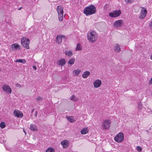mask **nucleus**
<instances>
[{
    "instance_id": "f257e3e1",
    "label": "nucleus",
    "mask_w": 152,
    "mask_h": 152,
    "mask_svg": "<svg viewBox=\"0 0 152 152\" xmlns=\"http://www.w3.org/2000/svg\"><path fill=\"white\" fill-rule=\"evenodd\" d=\"M96 12V7L93 5L86 7L84 10V13L87 16L95 14Z\"/></svg>"
},
{
    "instance_id": "f03ea898",
    "label": "nucleus",
    "mask_w": 152,
    "mask_h": 152,
    "mask_svg": "<svg viewBox=\"0 0 152 152\" xmlns=\"http://www.w3.org/2000/svg\"><path fill=\"white\" fill-rule=\"evenodd\" d=\"M87 38L88 40L91 42H95L97 37V34L94 31L90 32L88 34Z\"/></svg>"
},
{
    "instance_id": "7ed1b4c3",
    "label": "nucleus",
    "mask_w": 152,
    "mask_h": 152,
    "mask_svg": "<svg viewBox=\"0 0 152 152\" xmlns=\"http://www.w3.org/2000/svg\"><path fill=\"white\" fill-rule=\"evenodd\" d=\"M56 10L58 13V19L59 21H62L63 20L64 14L63 8L62 6H58L57 7Z\"/></svg>"
},
{
    "instance_id": "20e7f679",
    "label": "nucleus",
    "mask_w": 152,
    "mask_h": 152,
    "mask_svg": "<svg viewBox=\"0 0 152 152\" xmlns=\"http://www.w3.org/2000/svg\"><path fill=\"white\" fill-rule=\"evenodd\" d=\"M21 43L23 47L26 49L29 48V39L25 37H23L21 39Z\"/></svg>"
},
{
    "instance_id": "39448f33",
    "label": "nucleus",
    "mask_w": 152,
    "mask_h": 152,
    "mask_svg": "<svg viewBox=\"0 0 152 152\" xmlns=\"http://www.w3.org/2000/svg\"><path fill=\"white\" fill-rule=\"evenodd\" d=\"M121 12L120 10H116L110 12L109 13V16L111 18H116L119 16Z\"/></svg>"
},
{
    "instance_id": "423d86ee",
    "label": "nucleus",
    "mask_w": 152,
    "mask_h": 152,
    "mask_svg": "<svg viewBox=\"0 0 152 152\" xmlns=\"http://www.w3.org/2000/svg\"><path fill=\"white\" fill-rule=\"evenodd\" d=\"M124 138L123 134L122 132H120L115 137L114 140L117 142H121L123 140Z\"/></svg>"
},
{
    "instance_id": "0eeeda50",
    "label": "nucleus",
    "mask_w": 152,
    "mask_h": 152,
    "mask_svg": "<svg viewBox=\"0 0 152 152\" xmlns=\"http://www.w3.org/2000/svg\"><path fill=\"white\" fill-rule=\"evenodd\" d=\"M111 122L109 120H105L102 124V126L103 129H108L110 127Z\"/></svg>"
},
{
    "instance_id": "6e6552de",
    "label": "nucleus",
    "mask_w": 152,
    "mask_h": 152,
    "mask_svg": "<svg viewBox=\"0 0 152 152\" xmlns=\"http://www.w3.org/2000/svg\"><path fill=\"white\" fill-rule=\"evenodd\" d=\"M65 36L64 35H58L56 41V43L57 44L61 43L62 40H65Z\"/></svg>"
},
{
    "instance_id": "1a4fd4ad",
    "label": "nucleus",
    "mask_w": 152,
    "mask_h": 152,
    "mask_svg": "<svg viewBox=\"0 0 152 152\" xmlns=\"http://www.w3.org/2000/svg\"><path fill=\"white\" fill-rule=\"evenodd\" d=\"M123 24V21L119 20L115 21L113 24V26L115 28H118L122 26Z\"/></svg>"
},
{
    "instance_id": "9d476101",
    "label": "nucleus",
    "mask_w": 152,
    "mask_h": 152,
    "mask_svg": "<svg viewBox=\"0 0 152 152\" xmlns=\"http://www.w3.org/2000/svg\"><path fill=\"white\" fill-rule=\"evenodd\" d=\"M102 83V81L100 80H95L93 82L94 86L95 88H98L101 86Z\"/></svg>"
},
{
    "instance_id": "9b49d317",
    "label": "nucleus",
    "mask_w": 152,
    "mask_h": 152,
    "mask_svg": "<svg viewBox=\"0 0 152 152\" xmlns=\"http://www.w3.org/2000/svg\"><path fill=\"white\" fill-rule=\"evenodd\" d=\"M13 113L15 116L17 118H22L23 116V114L22 112L19 110H15Z\"/></svg>"
},
{
    "instance_id": "f8f14e48",
    "label": "nucleus",
    "mask_w": 152,
    "mask_h": 152,
    "mask_svg": "<svg viewBox=\"0 0 152 152\" xmlns=\"http://www.w3.org/2000/svg\"><path fill=\"white\" fill-rule=\"evenodd\" d=\"M3 90L7 93L11 94L12 92V89L11 88L7 85L5 84L2 87Z\"/></svg>"
},
{
    "instance_id": "ddd939ff",
    "label": "nucleus",
    "mask_w": 152,
    "mask_h": 152,
    "mask_svg": "<svg viewBox=\"0 0 152 152\" xmlns=\"http://www.w3.org/2000/svg\"><path fill=\"white\" fill-rule=\"evenodd\" d=\"M147 10L144 7H142L140 11V18L143 19L144 18L147 14Z\"/></svg>"
},
{
    "instance_id": "4468645a",
    "label": "nucleus",
    "mask_w": 152,
    "mask_h": 152,
    "mask_svg": "<svg viewBox=\"0 0 152 152\" xmlns=\"http://www.w3.org/2000/svg\"><path fill=\"white\" fill-rule=\"evenodd\" d=\"M12 50L13 51L15 50H19L20 49V46L17 43L12 44L11 46Z\"/></svg>"
},
{
    "instance_id": "2eb2a0df",
    "label": "nucleus",
    "mask_w": 152,
    "mask_h": 152,
    "mask_svg": "<svg viewBox=\"0 0 152 152\" xmlns=\"http://www.w3.org/2000/svg\"><path fill=\"white\" fill-rule=\"evenodd\" d=\"M61 144L63 148H66L69 145V142L67 140H64L61 141Z\"/></svg>"
},
{
    "instance_id": "dca6fc26",
    "label": "nucleus",
    "mask_w": 152,
    "mask_h": 152,
    "mask_svg": "<svg viewBox=\"0 0 152 152\" xmlns=\"http://www.w3.org/2000/svg\"><path fill=\"white\" fill-rule=\"evenodd\" d=\"M90 75L89 71H86L84 72L82 75V77L84 78H87Z\"/></svg>"
},
{
    "instance_id": "f3484780",
    "label": "nucleus",
    "mask_w": 152,
    "mask_h": 152,
    "mask_svg": "<svg viewBox=\"0 0 152 152\" xmlns=\"http://www.w3.org/2000/svg\"><path fill=\"white\" fill-rule=\"evenodd\" d=\"M66 61L65 59L63 58L61 59L58 61V64L59 65L62 66L66 64Z\"/></svg>"
},
{
    "instance_id": "a211bd4d",
    "label": "nucleus",
    "mask_w": 152,
    "mask_h": 152,
    "mask_svg": "<svg viewBox=\"0 0 152 152\" xmlns=\"http://www.w3.org/2000/svg\"><path fill=\"white\" fill-rule=\"evenodd\" d=\"M88 128L86 127L83 128L82 130H81L80 132L82 134H86L88 133Z\"/></svg>"
},
{
    "instance_id": "6ab92c4d",
    "label": "nucleus",
    "mask_w": 152,
    "mask_h": 152,
    "mask_svg": "<svg viewBox=\"0 0 152 152\" xmlns=\"http://www.w3.org/2000/svg\"><path fill=\"white\" fill-rule=\"evenodd\" d=\"M30 129L32 131H36L37 130V128L36 125L31 124L30 125Z\"/></svg>"
},
{
    "instance_id": "aec40b11",
    "label": "nucleus",
    "mask_w": 152,
    "mask_h": 152,
    "mask_svg": "<svg viewBox=\"0 0 152 152\" xmlns=\"http://www.w3.org/2000/svg\"><path fill=\"white\" fill-rule=\"evenodd\" d=\"M81 70L80 69H77L73 71V74L76 76H77L81 72Z\"/></svg>"
},
{
    "instance_id": "412c9836",
    "label": "nucleus",
    "mask_w": 152,
    "mask_h": 152,
    "mask_svg": "<svg viewBox=\"0 0 152 152\" xmlns=\"http://www.w3.org/2000/svg\"><path fill=\"white\" fill-rule=\"evenodd\" d=\"M65 53L66 56L69 57L73 55V52L71 50L66 51Z\"/></svg>"
},
{
    "instance_id": "4be33fe9",
    "label": "nucleus",
    "mask_w": 152,
    "mask_h": 152,
    "mask_svg": "<svg viewBox=\"0 0 152 152\" xmlns=\"http://www.w3.org/2000/svg\"><path fill=\"white\" fill-rule=\"evenodd\" d=\"M82 48V47L80 43H78L76 46L75 49V51L81 50Z\"/></svg>"
},
{
    "instance_id": "5701e85b",
    "label": "nucleus",
    "mask_w": 152,
    "mask_h": 152,
    "mask_svg": "<svg viewBox=\"0 0 152 152\" xmlns=\"http://www.w3.org/2000/svg\"><path fill=\"white\" fill-rule=\"evenodd\" d=\"M75 61V59L73 58H71L68 61V63L70 65H72L74 64Z\"/></svg>"
},
{
    "instance_id": "b1692460",
    "label": "nucleus",
    "mask_w": 152,
    "mask_h": 152,
    "mask_svg": "<svg viewBox=\"0 0 152 152\" xmlns=\"http://www.w3.org/2000/svg\"><path fill=\"white\" fill-rule=\"evenodd\" d=\"M121 51V49L119 47V45L118 44H117L115 46V51L116 52H118Z\"/></svg>"
},
{
    "instance_id": "393cba45",
    "label": "nucleus",
    "mask_w": 152,
    "mask_h": 152,
    "mask_svg": "<svg viewBox=\"0 0 152 152\" xmlns=\"http://www.w3.org/2000/svg\"><path fill=\"white\" fill-rule=\"evenodd\" d=\"M15 62H20L21 63H25L26 62V61L24 59H17L16 61H15Z\"/></svg>"
},
{
    "instance_id": "a878e982",
    "label": "nucleus",
    "mask_w": 152,
    "mask_h": 152,
    "mask_svg": "<svg viewBox=\"0 0 152 152\" xmlns=\"http://www.w3.org/2000/svg\"><path fill=\"white\" fill-rule=\"evenodd\" d=\"M54 149L52 148H49L46 151V152H54Z\"/></svg>"
},
{
    "instance_id": "bb28decb",
    "label": "nucleus",
    "mask_w": 152,
    "mask_h": 152,
    "mask_svg": "<svg viewBox=\"0 0 152 152\" xmlns=\"http://www.w3.org/2000/svg\"><path fill=\"white\" fill-rule=\"evenodd\" d=\"M67 118L68 121L72 123L74 121L72 117H67Z\"/></svg>"
},
{
    "instance_id": "cd10ccee",
    "label": "nucleus",
    "mask_w": 152,
    "mask_h": 152,
    "mask_svg": "<svg viewBox=\"0 0 152 152\" xmlns=\"http://www.w3.org/2000/svg\"><path fill=\"white\" fill-rule=\"evenodd\" d=\"M6 126L4 122H1L0 124V126L2 128H4Z\"/></svg>"
},
{
    "instance_id": "c85d7f7f",
    "label": "nucleus",
    "mask_w": 152,
    "mask_h": 152,
    "mask_svg": "<svg viewBox=\"0 0 152 152\" xmlns=\"http://www.w3.org/2000/svg\"><path fill=\"white\" fill-rule=\"evenodd\" d=\"M71 100L74 101H75L77 100V99L76 97L74 95H72L71 97Z\"/></svg>"
},
{
    "instance_id": "c756f323",
    "label": "nucleus",
    "mask_w": 152,
    "mask_h": 152,
    "mask_svg": "<svg viewBox=\"0 0 152 152\" xmlns=\"http://www.w3.org/2000/svg\"><path fill=\"white\" fill-rule=\"evenodd\" d=\"M136 149L137 151L139 152H141L142 151V148L139 146L136 147Z\"/></svg>"
},
{
    "instance_id": "7c9ffc66",
    "label": "nucleus",
    "mask_w": 152,
    "mask_h": 152,
    "mask_svg": "<svg viewBox=\"0 0 152 152\" xmlns=\"http://www.w3.org/2000/svg\"><path fill=\"white\" fill-rule=\"evenodd\" d=\"M133 1V0H126V1L127 3H131Z\"/></svg>"
},
{
    "instance_id": "2f4dec72",
    "label": "nucleus",
    "mask_w": 152,
    "mask_h": 152,
    "mask_svg": "<svg viewBox=\"0 0 152 152\" xmlns=\"http://www.w3.org/2000/svg\"><path fill=\"white\" fill-rule=\"evenodd\" d=\"M36 99L37 100H41L42 99V98L41 97H38Z\"/></svg>"
},
{
    "instance_id": "473e14b6",
    "label": "nucleus",
    "mask_w": 152,
    "mask_h": 152,
    "mask_svg": "<svg viewBox=\"0 0 152 152\" xmlns=\"http://www.w3.org/2000/svg\"><path fill=\"white\" fill-rule=\"evenodd\" d=\"M16 86L20 88V87H21V85L20 84H18V83L16 84Z\"/></svg>"
},
{
    "instance_id": "72a5a7b5",
    "label": "nucleus",
    "mask_w": 152,
    "mask_h": 152,
    "mask_svg": "<svg viewBox=\"0 0 152 152\" xmlns=\"http://www.w3.org/2000/svg\"><path fill=\"white\" fill-rule=\"evenodd\" d=\"M139 105V108H140V107H141V103H139L138 104Z\"/></svg>"
},
{
    "instance_id": "f704fd0d",
    "label": "nucleus",
    "mask_w": 152,
    "mask_h": 152,
    "mask_svg": "<svg viewBox=\"0 0 152 152\" xmlns=\"http://www.w3.org/2000/svg\"><path fill=\"white\" fill-rule=\"evenodd\" d=\"M37 111H36L34 114V116L36 117L37 116Z\"/></svg>"
},
{
    "instance_id": "c9c22d12",
    "label": "nucleus",
    "mask_w": 152,
    "mask_h": 152,
    "mask_svg": "<svg viewBox=\"0 0 152 152\" xmlns=\"http://www.w3.org/2000/svg\"><path fill=\"white\" fill-rule=\"evenodd\" d=\"M33 68L35 70H36L37 69V68L35 66H33Z\"/></svg>"
},
{
    "instance_id": "e433bc0d",
    "label": "nucleus",
    "mask_w": 152,
    "mask_h": 152,
    "mask_svg": "<svg viewBox=\"0 0 152 152\" xmlns=\"http://www.w3.org/2000/svg\"><path fill=\"white\" fill-rule=\"evenodd\" d=\"M34 108H33V109L31 110V113L32 114H33V112H34Z\"/></svg>"
},
{
    "instance_id": "4c0bfd02",
    "label": "nucleus",
    "mask_w": 152,
    "mask_h": 152,
    "mask_svg": "<svg viewBox=\"0 0 152 152\" xmlns=\"http://www.w3.org/2000/svg\"><path fill=\"white\" fill-rule=\"evenodd\" d=\"M150 26L151 27H152V20L151 21V22L150 23Z\"/></svg>"
},
{
    "instance_id": "58836bf2",
    "label": "nucleus",
    "mask_w": 152,
    "mask_h": 152,
    "mask_svg": "<svg viewBox=\"0 0 152 152\" xmlns=\"http://www.w3.org/2000/svg\"><path fill=\"white\" fill-rule=\"evenodd\" d=\"M150 83L151 84H152V77L151 78V79L150 81Z\"/></svg>"
},
{
    "instance_id": "ea45409f",
    "label": "nucleus",
    "mask_w": 152,
    "mask_h": 152,
    "mask_svg": "<svg viewBox=\"0 0 152 152\" xmlns=\"http://www.w3.org/2000/svg\"><path fill=\"white\" fill-rule=\"evenodd\" d=\"M22 8V7H20L18 9V10H21Z\"/></svg>"
},
{
    "instance_id": "a19ab883",
    "label": "nucleus",
    "mask_w": 152,
    "mask_h": 152,
    "mask_svg": "<svg viewBox=\"0 0 152 152\" xmlns=\"http://www.w3.org/2000/svg\"><path fill=\"white\" fill-rule=\"evenodd\" d=\"M151 59L152 60V55H151Z\"/></svg>"
},
{
    "instance_id": "79ce46f5",
    "label": "nucleus",
    "mask_w": 152,
    "mask_h": 152,
    "mask_svg": "<svg viewBox=\"0 0 152 152\" xmlns=\"http://www.w3.org/2000/svg\"><path fill=\"white\" fill-rule=\"evenodd\" d=\"M24 132L26 134V132L24 131V130H23Z\"/></svg>"
}]
</instances>
